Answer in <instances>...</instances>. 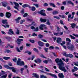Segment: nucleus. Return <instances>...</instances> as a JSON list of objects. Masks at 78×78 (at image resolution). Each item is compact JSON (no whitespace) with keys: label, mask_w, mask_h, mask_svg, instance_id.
Instances as JSON below:
<instances>
[{"label":"nucleus","mask_w":78,"mask_h":78,"mask_svg":"<svg viewBox=\"0 0 78 78\" xmlns=\"http://www.w3.org/2000/svg\"><path fill=\"white\" fill-rule=\"evenodd\" d=\"M55 61L56 62V63H57L58 66H59V68L60 69H61L62 71H63L64 73L67 72V70L66 69L65 67L64 66V64L63 62L62 61V59H60L58 58H57L55 60Z\"/></svg>","instance_id":"f257e3e1"},{"label":"nucleus","mask_w":78,"mask_h":78,"mask_svg":"<svg viewBox=\"0 0 78 78\" xmlns=\"http://www.w3.org/2000/svg\"><path fill=\"white\" fill-rule=\"evenodd\" d=\"M66 45L67 46V48H68L69 50H71L72 51H73V50H74L75 48L74 46V45H73V44H71V43H70V42H66Z\"/></svg>","instance_id":"f03ea898"},{"label":"nucleus","mask_w":78,"mask_h":78,"mask_svg":"<svg viewBox=\"0 0 78 78\" xmlns=\"http://www.w3.org/2000/svg\"><path fill=\"white\" fill-rule=\"evenodd\" d=\"M18 61H17V66H19V65L21 66H24V62H23V61L20 60H21V59H20V58H18Z\"/></svg>","instance_id":"7ed1b4c3"},{"label":"nucleus","mask_w":78,"mask_h":78,"mask_svg":"<svg viewBox=\"0 0 78 78\" xmlns=\"http://www.w3.org/2000/svg\"><path fill=\"white\" fill-rule=\"evenodd\" d=\"M75 12H73L72 13V15L73 16H72L71 17V14H69L68 16V21H70V19L69 18H70L71 19H73V18H74V16L75 14Z\"/></svg>","instance_id":"20e7f679"},{"label":"nucleus","mask_w":78,"mask_h":78,"mask_svg":"<svg viewBox=\"0 0 78 78\" xmlns=\"http://www.w3.org/2000/svg\"><path fill=\"white\" fill-rule=\"evenodd\" d=\"M13 3L16 6H14V8H15V9H16L18 11H19V9L18 8L19 7V5L16 2H13Z\"/></svg>","instance_id":"39448f33"},{"label":"nucleus","mask_w":78,"mask_h":78,"mask_svg":"<svg viewBox=\"0 0 78 78\" xmlns=\"http://www.w3.org/2000/svg\"><path fill=\"white\" fill-rule=\"evenodd\" d=\"M44 12H45L44 10H41V11L39 12V13L42 15H43V16H46V14L44 13Z\"/></svg>","instance_id":"423d86ee"},{"label":"nucleus","mask_w":78,"mask_h":78,"mask_svg":"<svg viewBox=\"0 0 78 78\" xmlns=\"http://www.w3.org/2000/svg\"><path fill=\"white\" fill-rule=\"evenodd\" d=\"M30 28L32 29V30H34V31H37L38 30V27L35 28V27H34V26H31V27H30Z\"/></svg>","instance_id":"0eeeda50"},{"label":"nucleus","mask_w":78,"mask_h":78,"mask_svg":"<svg viewBox=\"0 0 78 78\" xmlns=\"http://www.w3.org/2000/svg\"><path fill=\"white\" fill-rule=\"evenodd\" d=\"M54 34L55 36H60L63 34V32L60 33H54Z\"/></svg>","instance_id":"6e6552de"},{"label":"nucleus","mask_w":78,"mask_h":78,"mask_svg":"<svg viewBox=\"0 0 78 78\" xmlns=\"http://www.w3.org/2000/svg\"><path fill=\"white\" fill-rule=\"evenodd\" d=\"M10 70H12V71L14 73H16V68H14L13 67H10Z\"/></svg>","instance_id":"1a4fd4ad"},{"label":"nucleus","mask_w":78,"mask_h":78,"mask_svg":"<svg viewBox=\"0 0 78 78\" xmlns=\"http://www.w3.org/2000/svg\"><path fill=\"white\" fill-rule=\"evenodd\" d=\"M38 44H39V45L41 47H43L44 45V43H43V42L40 41H38Z\"/></svg>","instance_id":"9d476101"},{"label":"nucleus","mask_w":78,"mask_h":78,"mask_svg":"<svg viewBox=\"0 0 78 78\" xmlns=\"http://www.w3.org/2000/svg\"><path fill=\"white\" fill-rule=\"evenodd\" d=\"M11 16V14L9 12H7L6 13V17L7 18H9Z\"/></svg>","instance_id":"9b49d317"},{"label":"nucleus","mask_w":78,"mask_h":78,"mask_svg":"<svg viewBox=\"0 0 78 78\" xmlns=\"http://www.w3.org/2000/svg\"><path fill=\"white\" fill-rule=\"evenodd\" d=\"M56 41L58 44H59L62 41V39L61 38H60V37H58Z\"/></svg>","instance_id":"f8f14e48"},{"label":"nucleus","mask_w":78,"mask_h":78,"mask_svg":"<svg viewBox=\"0 0 78 78\" xmlns=\"http://www.w3.org/2000/svg\"><path fill=\"white\" fill-rule=\"evenodd\" d=\"M34 62L36 63H37V62H39L40 63V62H41V60L39 58H37L35 60H34Z\"/></svg>","instance_id":"ddd939ff"},{"label":"nucleus","mask_w":78,"mask_h":78,"mask_svg":"<svg viewBox=\"0 0 78 78\" xmlns=\"http://www.w3.org/2000/svg\"><path fill=\"white\" fill-rule=\"evenodd\" d=\"M47 74H49L50 76H51L52 77H53L55 78H57V76L56 74H52L51 73H47Z\"/></svg>","instance_id":"4468645a"},{"label":"nucleus","mask_w":78,"mask_h":78,"mask_svg":"<svg viewBox=\"0 0 78 78\" xmlns=\"http://www.w3.org/2000/svg\"><path fill=\"white\" fill-rule=\"evenodd\" d=\"M21 41H23V40L18 38L17 39V43L19 45L20 44V42Z\"/></svg>","instance_id":"2eb2a0df"},{"label":"nucleus","mask_w":78,"mask_h":78,"mask_svg":"<svg viewBox=\"0 0 78 78\" xmlns=\"http://www.w3.org/2000/svg\"><path fill=\"white\" fill-rule=\"evenodd\" d=\"M58 76L60 78H64V76L63 73H59L58 74Z\"/></svg>","instance_id":"dca6fc26"},{"label":"nucleus","mask_w":78,"mask_h":78,"mask_svg":"<svg viewBox=\"0 0 78 78\" xmlns=\"http://www.w3.org/2000/svg\"><path fill=\"white\" fill-rule=\"evenodd\" d=\"M78 69V68L76 66H74V69H72V72H75V71H77Z\"/></svg>","instance_id":"f3484780"},{"label":"nucleus","mask_w":78,"mask_h":78,"mask_svg":"<svg viewBox=\"0 0 78 78\" xmlns=\"http://www.w3.org/2000/svg\"><path fill=\"white\" fill-rule=\"evenodd\" d=\"M3 66L4 67H5V68L6 69H9V70L11 68V67L9 66H8V65H4Z\"/></svg>","instance_id":"a211bd4d"},{"label":"nucleus","mask_w":78,"mask_h":78,"mask_svg":"<svg viewBox=\"0 0 78 78\" xmlns=\"http://www.w3.org/2000/svg\"><path fill=\"white\" fill-rule=\"evenodd\" d=\"M2 3L3 6L4 7H6V5H7V2H2Z\"/></svg>","instance_id":"6ab92c4d"},{"label":"nucleus","mask_w":78,"mask_h":78,"mask_svg":"<svg viewBox=\"0 0 78 78\" xmlns=\"http://www.w3.org/2000/svg\"><path fill=\"white\" fill-rule=\"evenodd\" d=\"M45 25L44 24H41L40 25V27H39V28L41 30H43V27H45Z\"/></svg>","instance_id":"aec40b11"},{"label":"nucleus","mask_w":78,"mask_h":78,"mask_svg":"<svg viewBox=\"0 0 78 78\" xmlns=\"http://www.w3.org/2000/svg\"><path fill=\"white\" fill-rule=\"evenodd\" d=\"M33 75L34 77H36L37 78H38L39 77V75L38 74H37L36 73H33Z\"/></svg>","instance_id":"412c9836"},{"label":"nucleus","mask_w":78,"mask_h":78,"mask_svg":"<svg viewBox=\"0 0 78 78\" xmlns=\"http://www.w3.org/2000/svg\"><path fill=\"white\" fill-rule=\"evenodd\" d=\"M67 3H68V4H71L73 6H74V4L71 1H67Z\"/></svg>","instance_id":"4be33fe9"},{"label":"nucleus","mask_w":78,"mask_h":78,"mask_svg":"<svg viewBox=\"0 0 78 78\" xmlns=\"http://www.w3.org/2000/svg\"><path fill=\"white\" fill-rule=\"evenodd\" d=\"M70 25H71V27H72L73 28H74L76 25V24L74 23H71Z\"/></svg>","instance_id":"5701e85b"},{"label":"nucleus","mask_w":78,"mask_h":78,"mask_svg":"<svg viewBox=\"0 0 78 78\" xmlns=\"http://www.w3.org/2000/svg\"><path fill=\"white\" fill-rule=\"evenodd\" d=\"M40 20L41 22H46L47 20H45V19H42V18H41Z\"/></svg>","instance_id":"b1692460"},{"label":"nucleus","mask_w":78,"mask_h":78,"mask_svg":"<svg viewBox=\"0 0 78 78\" xmlns=\"http://www.w3.org/2000/svg\"><path fill=\"white\" fill-rule=\"evenodd\" d=\"M2 23L5 25H7V24H8V22H7L6 20H3Z\"/></svg>","instance_id":"393cba45"},{"label":"nucleus","mask_w":78,"mask_h":78,"mask_svg":"<svg viewBox=\"0 0 78 78\" xmlns=\"http://www.w3.org/2000/svg\"><path fill=\"white\" fill-rule=\"evenodd\" d=\"M4 59H5V60H8V59H11V58L10 57H3Z\"/></svg>","instance_id":"a878e982"},{"label":"nucleus","mask_w":78,"mask_h":78,"mask_svg":"<svg viewBox=\"0 0 78 78\" xmlns=\"http://www.w3.org/2000/svg\"><path fill=\"white\" fill-rule=\"evenodd\" d=\"M6 52H7V53H12V51L9 49H7L5 50V52L6 53Z\"/></svg>","instance_id":"bb28decb"},{"label":"nucleus","mask_w":78,"mask_h":78,"mask_svg":"<svg viewBox=\"0 0 78 78\" xmlns=\"http://www.w3.org/2000/svg\"><path fill=\"white\" fill-rule=\"evenodd\" d=\"M69 57L70 58H73V55L72 54H68V58Z\"/></svg>","instance_id":"cd10ccee"},{"label":"nucleus","mask_w":78,"mask_h":78,"mask_svg":"<svg viewBox=\"0 0 78 78\" xmlns=\"http://www.w3.org/2000/svg\"><path fill=\"white\" fill-rule=\"evenodd\" d=\"M58 12L56 10H55V11H54L53 12V15H55V14H58Z\"/></svg>","instance_id":"c85d7f7f"},{"label":"nucleus","mask_w":78,"mask_h":78,"mask_svg":"<svg viewBox=\"0 0 78 78\" xmlns=\"http://www.w3.org/2000/svg\"><path fill=\"white\" fill-rule=\"evenodd\" d=\"M23 8H26V7H28L29 5L27 4H24L22 6Z\"/></svg>","instance_id":"c756f323"},{"label":"nucleus","mask_w":78,"mask_h":78,"mask_svg":"<svg viewBox=\"0 0 78 78\" xmlns=\"http://www.w3.org/2000/svg\"><path fill=\"white\" fill-rule=\"evenodd\" d=\"M66 41H68V42H71V39H69V38H67L66 39Z\"/></svg>","instance_id":"7c9ffc66"},{"label":"nucleus","mask_w":78,"mask_h":78,"mask_svg":"<svg viewBox=\"0 0 78 78\" xmlns=\"http://www.w3.org/2000/svg\"><path fill=\"white\" fill-rule=\"evenodd\" d=\"M34 51H35L36 52H37V53H38L39 51H38V50L37 49V48H34L33 49Z\"/></svg>","instance_id":"2f4dec72"},{"label":"nucleus","mask_w":78,"mask_h":78,"mask_svg":"<svg viewBox=\"0 0 78 78\" xmlns=\"http://www.w3.org/2000/svg\"><path fill=\"white\" fill-rule=\"evenodd\" d=\"M46 24H47V25H50L51 23L50 22L49 20H47Z\"/></svg>","instance_id":"473e14b6"},{"label":"nucleus","mask_w":78,"mask_h":78,"mask_svg":"<svg viewBox=\"0 0 78 78\" xmlns=\"http://www.w3.org/2000/svg\"><path fill=\"white\" fill-rule=\"evenodd\" d=\"M12 60L13 62H17V58H13Z\"/></svg>","instance_id":"72a5a7b5"},{"label":"nucleus","mask_w":78,"mask_h":78,"mask_svg":"<svg viewBox=\"0 0 78 78\" xmlns=\"http://www.w3.org/2000/svg\"><path fill=\"white\" fill-rule=\"evenodd\" d=\"M63 55L65 56H66V57L68 58V55H67L66 53H63Z\"/></svg>","instance_id":"f704fd0d"},{"label":"nucleus","mask_w":78,"mask_h":78,"mask_svg":"<svg viewBox=\"0 0 78 78\" xmlns=\"http://www.w3.org/2000/svg\"><path fill=\"white\" fill-rule=\"evenodd\" d=\"M69 36L71 37V38L72 39H76V37L72 35H70Z\"/></svg>","instance_id":"c9c22d12"},{"label":"nucleus","mask_w":78,"mask_h":78,"mask_svg":"<svg viewBox=\"0 0 78 78\" xmlns=\"http://www.w3.org/2000/svg\"><path fill=\"white\" fill-rule=\"evenodd\" d=\"M12 29H10L9 30V32H10V33H11V34H14V32H13V31H12Z\"/></svg>","instance_id":"e433bc0d"},{"label":"nucleus","mask_w":78,"mask_h":78,"mask_svg":"<svg viewBox=\"0 0 78 78\" xmlns=\"http://www.w3.org/2000/svg\"><path fill=\"white\" fill-rule=\"evenodd\" d=\"M50 5H52L53 7H55L56 6L54 3H50Z\"/></svg>","instance_id":"4c0bfd02"},{"label":"nucleus","mask_w":78,"mask_h":78,"mask_svg":"<svg viewBox=\"0 0 78 78\" xmlns=\"http://www.w3.org/2000/svg\"><path fill=\"white\" fill-rule=\"evenodd\" d=\"M38 36L39 38H42L43 37V35H42V34H39L38 35Z\"/></svg>","instance_id":"58836bf2"},{"label":"nucleus","mask_w":78,"mask_h":78,"mask_svg":"<svg viewBox=\"0 0 78 78\" xmlns=\"http://www.w3.org/2000/svg\"><path fill=\"white\" fill-rule=\"evenodd\" d=\"M28 16V13H24L23 15V17H27Z\"/></svg>","instance_id":"ea45409f"},{"label":"nucleus","mask_w":78,"mask_h":78,"mask_svg":"<svg viewBox=\"0 0 78 78\" xmlns=\"http://www.w3.org/2000/svg\"><path fill=\"white\" fill-rule=\"evenodd\" d=\"M16 49L17 50V51H18V52H21V51L20 50V49H19V48H18V47H16Z\"/></svg>","instance_id":"a19ab883"},{"label":"nucleus","mask_w":78,"mask_h":78,"mask_svg":"<svg viewBox=\"0 0 78 78\" xmlns=\"http://www.w3.org/2000/svg\"><path fill=\"white\" fill-rule=\"evenodd\" d=\"M54 47H53V46H50V47H49V50H51V49H54Z\"/></svg>","instance_id":"79ce46f5"},{"label":"nucleus","mask_w":78,"mask_h":78,"mask_svg":"<svg viewBox=\"0 0 78 78\" xmlns=\"http://www.w3.org/2000/svg\"><path fill=\"white\" fill-rule=\"evenodd\" d=\"M44 50H45V51L46 52H48V48H44Z\"/></svg>","instance_id":"37998d69"},{"label":"nucleus","mask_w":78,"mask_h":78,"mask_svg":"<svg viewBox=\"0 0 78 78\" xmlns=\"http://www.w3.org/2000/svg\"><path fill=\"white\" fill-rule=\"evenodd\" d=\"M32 10L33 11H35L36 10V8H35V7H32Z\"/></svg>","instance_id":"c03bdc74"},{"label":"nucleus","mask_w":78,"mask_h":78,"mask_svg":"<svg viewBox=\"0 0 78 78\" xmlns=\"http://www.w3.org/2000/svg\"><path fill=\"white\" fill-rule=\"evenodd\" d=\"M34 5H35V6H36V7H37V8H38V7H39V5L38 4H33Z\"/></svg>","instance_id":"a18cd8bd"},{"label":"nucleus","mask_w":78,"mask_h":78,"mask_svg":"<svg viewBox=\"0 0 78 78\" xmlns=\"http://www.w3.org/2000/svg\"><path fill=\"white\" fill-rule=\"evenodd\" d=\"M41 78H47L46 77L44 76V75H41Z\"/></svg>","instance_id":"49530a36"},{"label":"nucleus","mask_w":78,"mask_h":78,"mask_svg":"<svg viewBox=\"0 0 78 78\" xmlns=\"http://www.w3.org/2000/svg\"><path fill=\"white\" fill-rule=\"evenodd\" d=\"M52 10V9L50 8H48L47 9V10H48V11H51V10Z\"/></svg>","instance_id":"de8ad7c7"},{"label":"nucleus","mask_w":78,"mask_h":78,"mask_svg":"<svg viewBox=\"0 0 78 78\" xmlns=\"http://www.w3.org/2000/svg\"><path fill=\"white\" fill-rule=\"evenodd\" d=\"M7 76V75L6 74L5 75H3L1 76V78H6V76Z\"/></svg>","instance_id":"09e8293b"},{"label":"nucleus","mask_w":78,"mask_h":78,"mask_svg":"<svg viewBox=\"0 0 78 78\" xmlns=\"http://www.w3.org/2000/svg\"><path fill=\"white\" fill-rule=\"evenodd\" d=\"M25 53H28V55H30V51H26L24 52Z\"/></svg>","instance_id":"8fccbe9b"},{"label":"nucleus","mask_w":78,"mask_h":78,"mask_svg":"<svg viewBox=\"0 0 78 78\" xmlns=\"http://www.w3.org/2000/svg\"><path fill=\"white\" fill-rule=\"evenodd\" d=\"M59 16L63 19H64L65 18V16L64 15H59Z\"/></svg>","instance_id":"3c124183"},{"label":"nucleus","mask_w":78,"mask_h":78,"mask_svg":"<svg viewBox=\"0 0 78 78\" xmlns=\"http://www.w3.org/2000/svg\"><path fill=\"white\" fill-rule=\"evenodd\" d=\"M25 21V20H21L20 22V24H22L23 23V22H24Z\"/></svg>","instance_id":"603ef678"},{"label":"nucleus","mask_w":78,"mask_h":78,"mask_svg":"<svg viewBox=\"0 0 78 78\" xmlns=\"http://www.w3.org/2000/svg\"><path fill=\"white\" fill-rule=\"evenodd\" d=\"M34 58H35L34 55H32V58H31V60L32 61H33V60L34 59Z\"/></svg>","instance_id":"864d4df0"},{"label":"nucleus","mask_w":78,"mask_h":78,"mask_svg":"<svg viewBox=\"0 0 78 78\" xmlns=\"http://www.w3.org/2000/svg\"><path fill=\"white\" fill-rule=\"evenodd\" d=\"M64 27L65 28V29H66V30H68V27L66 25H64Z\"/></svg>","instance_id":"5fc2aeb1"},{"label":"nucleus","mask_w":78,"mask_h":78,"mask_svg":"<svg viewBox=\"0 0 78 78\" xmlns=\"http://www.w3.org/2000/svg\"><path fill=\"white\" fill-rule=\"evenodd\" d=\"M66 43V41H63L62 43H61V45H63V44H65Z\"/></svg>","instance_id":"6e6d98bb"},{"label":"nucleus","mask_w":78,"mask_h":78,"mask_svg":"<svg viewBox=\"0 0 78 78\" xmlns=\"http://www.w3.org/2000/svg\"><path fill=\"white\" fill-rule=\"evenodd\" d=\"M61 30L59 28V27H57V31H60Z\"/></svg>","instance_id":"4d7b16f0"},{"label":"nucleus","mask_w":78,"mask_h":78,"mask_svg":"<svg viewBox=\"0 0 78 78\" xmlns=\"http://www.w3.org/2000/svg\"><path fill=\"white\" fill-rule=\"evenodd\" d=\"M23 70H24V69L23 68H21L20 69V70L21 71V73H23Z\"/></svg>","instance_id":"13d9d810"},{"label":"nucleus","mask_w":78,"mask_h":78,"mask_svg":"<svg viewBox=\"0 0 78 78\" xmlns=\"http://www.w3.org/2000/svg\"><path fill=\"white\" fill-rule=\"evenodd\" d=\"M52 55H54V56H55L56 57L57 56H56L55 53H54V52H52Z\"/></svg>","instance_id":"bf43d9fd"},{"label":"nucleus","mask_w":78,"mask_h":78,"mask_svg":"<svg viewBox=\"0 0 78 78\" xmlns=\"http://www.w3.org/2000/svg\"><path fill=\"white\" fill-rule=\"evenodd\" d=\"M33 36H37V34H36L35 33H34L32 34Z\"/></svg>","instance_id":"052dcab7"},{"label":"nucleus","mask_w":78,"mask_h":78,"mask_svg":"<svg viewBox=\"0 0 78 78\" xmlns=\"http://www.w3.org/2000/svg\"><path fill=\"white\" fill-rule=\"evenodd\" d=\"M21 13L22 14H23L24 13V10L23 9L21 11Z\"/></svg>","instance_id":"680f3d73"},{"label":"nucleus","mask_w":78,"mask_h":78,"mask_svg":"<svg viewBox=\"0 0 78 78\" xmlns=\"http://www.w3.org/2000/svg\"><path fill=\"white\" fill-rule=\"evenodd\" d=\"M20 33V32H19V30H18V29L17 30V31L16 32V34H19Z\"/></svg>","instance_id":"e2e57ef3"},{"label":"nucleus","mask_w":78,"mask_h":78,"mask_svg":"<svg viewBox=\"0 0 78 78\" xmlns=\"http://www.w3.org/2000/svg\"><path fill=\"white\" fill-rule=\"evenodd\" d=\"M30 41L31 42H32V43H34V40L30 39Z\"/></svg>","instance_id":"0e129e2a"},{"label":"nucleus","mask_w":78,"mask_h":78,"mask_svg":"<svg viewBox=\"0 0 78 78\" xmlns=\"http://www.w3.org/2000/svg\"><path fill=\"white\" fill-rule=\"evenodd\" d=\"M65 9V7H64V6H62V7H61V10H64Z\"/></svg>","instance_id":"69168bd1"},{"label":"nucleus","mask_w":78,"mask_h":78,"mask_svg":"<svg viewBox=\"0 0 78 78\" xmlns=\"http://www.w3.org/2000/svg\"><path fill=\"white\" fill-rule=\"evenodd\" d=\"M0 16L1 17H3V13H0Z\"/></svg>","instance_id":"338daca9"},{"label":"nucleus","mask_w":78,"mask_h":78,"mask_svg":"<svg viewBox=\"0 0 78 78\" xmlns=\"http://www.w3.org/2000/svg\"><path fill=\"white\" fill-rule=\"evenodd\" d=\"M23 46H22L20 47V50H23Z\"/></svg>","instance_id":"774afa93"}]
</instances>
